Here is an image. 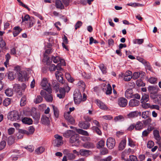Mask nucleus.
<instances>
[{"instance_id": "obj_1", "label": "nucleus", "mask_w": 161, "mask_h": 161, "mask_svg": "<svg viewBox=\"0 0 161 161\" xmlns=\"http://www.w3.org/2000/svg\"><path fill=\"white\" fill-rule=\"evenodd\" d=\"M54 137L55 138L53 141V143L54 146L59 147L63 144V137L62 136L58 134H56L54 136Z\"/></svg>"}, {"instance_id": "obj_2", "label": "nucleus", "mask_w": 161, "mask_h": 161, "mask_svg": "<svg viewBox=\"0 0 161 161\" xmlns=\"http://www.w3.org/2000/svg\"><path fill=\"white\" fill-rule=\"evenodd\" d=\"M8 119L14 121L19 119L20 117L17 111H13L8 113Z\"/></svg>"}, {"instance_id": "obj_3", "label": "nucleus", "mask_w": 161, "mask_h": 161, "mask_svg": "<svg viewBox=\"0 0 161 161\" xmlns=\"http://www.w3.org/2000/svg\"><path fill=\"white\" fill-rule=\"evenodd\" d=\"M41 86L43 87V89L46 90L49 93L52 92V89L50 87V84L48 83L47 79L44 78L41 83Z\"/></svg>"}, {"instance_id": "obj_4", "label": "nucleus", "mask_w": 161, "mask_h": 161, "mask_svg": "<svg viewBox=\"0 0 161 161\" xmlns=\"http://www.w3.org/2000/svg\"><path fill=\"white\" fill-rule=\"evenodd\" d=\"M79 135L75 132L70 137L69 142L71 144H74V145L77 146L79 144Z\"/></svg>"}, {"instance_id": "obj_5", "label": "nucleus", "mask_w": 161, "mask_h": 161, "mask_svg": "<svg viewBox=\"0 0 161 161\" xmlns=\"http://www.w3.org/2000/svg\"><path fill=\"white\" fill-rule=\"evenodd\" d=\"M74 99L76 104H79L82 100V95L79 91H75L74 94Z\"/></svg>"}, {"instance_id": "obj_6", "label": "nucleus", "mask_w": 161, "mask_h": 161, "mask_svg": "<svg viewBox=\"0 0 161 161\" xmlns=\"http://www.w3.org/2000/svg\"><path fill=\"white\" fill-rule=\"evenodd\" d=\"M47 94V93L44 91L42 90L41 91L40 94L41 95L44 97L46 100L49 102H52L53 100V97L52 95L51 94V93Z\"/></svg>"}, {"instance_id": "obj_7", "label": "nucleus", "mask_w": 161, "mask_h": 161, "mask_svg": "<svg viewBox=\"0 0 161 161\" xmlns=\"http://www.w3.org/2000/svg\"><path fill=\"white\" fill-rule=\"evenodd\" d=\"M115 142L114 139L112 137H109L107 139L106 145L109 149H113L115 147Z\"/></svg>"}, {"instance_id": "obj_8", "label": "nucleus", "mask_w": 161, "mask_h": 161, "mask_svg": "<svg viewBox=\"0 0 161 161\" xmlns=\"http://www.w3.org/2000/svg\"><path fill=\"white\" fill-rule=\"evenodd\" d=\"M68 88L69 90L70 88L68 87H65L64 85L63 88H60L59 90V93L57 94V96L59 98H63L65 96V90Z\"/></svg>"}, {"instance_id": "obj_9", "label": "nucleus", "mask_w": 161, "mask_h": 161, "mask_svg": "<svg viewBox=\"0 0 161 161\" xmlns=\"http://www.w3.org/2000/svg\"><path fill=\"white\" fill-rule=\"evenodd\" d=\"M18 80L20 81H23L28 80V77L26 72L21 71L18 74Z\"/></svg>"}, {"instance_id": "obj_10", "label": "nucleus", "mask_w": 161, "mask_h": 161, "mask_svg": "<svg viewBox=\"0 0 161 161\" xmlns=\"http://www.w3.org/2000/svg\"><path fill=\"white\" fill-rule=\"evenodd\" d=\"M64 117L68 122L71 124H73L75 122L74 118L69 114V112H67L64 114Z\"/></svg>"}, {"instance_id": "obj_11", "label": "nucleus", "mask_w": 161, "mask_h": 161, "mask_svg": "<svg viewBox=\"0 0 161 161\" xmlns=\"http://www.w3.org/2000/svg\"><path fill=\"white\" fill-rule=\"evenodd\" d=\"M118 104L121 107H125L127 105L128 103L127 100L124 97H121L118 100Z\"/></svg>"}, {"instance_id": "obj_12", "label": "nucleus", "mask_w": 161, "mask_h": 161, "mask_svg": "<svg viewBox=\"0 0 161 161\" xmlns=\"http://www.w3.org/2000/svg\"><path fill=\"white\" fill-rule=\"evenodd\" d=\"M79 127L83 129L87 130L90 127V123L85 121H80L78 124Z\"/></svg>"}, {"instance_id": "obj_13", "label": "nucleus", "mask_w": 161, "mask_h": 161, "mask_svg": "<svg viewBox=\"0 0 161 161\" xmlns=\"http://www.w3.org/2000/svg\"><path fill=\"white\" fill-rule=\"evenodd\" d=\"M35 128L32 126H31L28 128V131L24 130H21L20 132L22 133H25V134L27 135L33 134L35 131Z\"/></svg>"}, {"instance_id": "obj_14", "label": "nucleus", "mask_w": 161, "mask_h": 161, "mask_svg": "<svg viewBox=\"0 0 161 161\" xmlns=\"http://www.w3.org/2000/svg\"><path fill=\"white\" fill-rule=\"evenodd\" d=\"M139 104V101L135 99L130 100L129 103V105L131 107L138 106Z\"/></svg>"}, {"instance_id": "obj_15", "label": "nucleus", "mask_w": 161, "mask_h": 161, "mask_svg": "<svg viewBox=\"0 0 161 161\" xmlns=\"http://www.w3.org/2000/svg\"><path fill=\"white\" fill-rule=\"evenodd\" d=\"M84 147L87 149H92L94 148V144L91 142H87L84 143L83 145Z\"/></svg>"}, {"instance_id": "obj_16", "label": "nucleus", "mask_w": 161, "mask_h": 161, "mask_svg": "<svg viewBox=\"0 0 161 161\" xmlns=\"http://www.w3.org/2000/svg\"><path fill=\"white\" fill-rule=\"evenodd\" d=\"M97 104L99 107L100 108L105 110L108 109V107L105 105L103 103L101 102L99 100H96Z\"/></svg>"}, {"instance_id": "obj_17", "label": "nucleus", "mask_w": 161, "mask_h": 161, "mask_svg": "<svg viewBox=\"0 0 161 161\" xmlns=\"http://www.w3.org/2000/svg\"><path fill=\"white\" fill-rule=\"evenodd\" d=\"M22 29L19 26H16L14 28L13 34L14 37L17 36L21 31Z\"/></svg>"}, {"instance_id": "obj_18", "label": "nucleus", "mask_w": 161, "mask_h": 161, "mask_svg": "<svg viewBox=\"0 0 161 161\" xmlns=\"http://www.w3.org/2000/svg\"><path fill=\"white\" fill-rule=\"evenodd\" d=\"M55 5L56 7L60 9H64V6L60 0H56V1Z\"/></svg>"}, {"instance_id": "obj_19", "label": "nucleus", "mask_w": 161, "mask_h": 161, "mask_svg": "<svg viewBox=\"0 0 161 161\" xmlns=\"http://www.w3.org/2000/svg\"><path fill=\"white\" fill-rule=\"evenodd\" d=\"M75 133V132L73 130H68L64 133L63 136L66 138H68L72 136Z\"/></svg>"}, {"instance_id": "obj_20", "label": "nucleus", "mask_w": 161, "mask_h": 161, "mask_svg": "<svg viewBox=\"0 0 161 161\" xmlns=\"http://www.w3.org/2000/svg\"><path fill=\"white\" fill-rule=\"evenodd\" d=\"M90 151L84 149H81L79 151L80 154L82 156H87L89 155Z\"/></svg>"}, {"instance_id": "obj_21", "label": "nucleus", "mask_w": 161, "mask_h": 161, "mask_svg": "<svg viewBox=\"0 0 161 161\" xmlns=\"http://www.w3.org/2000/svg\"><path fill=\"white\" fill-rule=\"evenodd\" d=\"M145 73L142 71H140L139 72H134L132 76V78L134 79H136L138 78L139 77L140 75H144Z\"/></svg>"}, {"instance_id": "obj_22", "label": "nucleus", "mask_w": 161, "mask_h": 161, "mask_svg": "<svg viewBox=\"0 0 161 161\" xmlns=\"http://www.w3.org/2000/svg\"><path fill=\"white\" fill-rule=\"evenodd\" d=\"M41 121L42 124L48 125L50 123L49 118L46 116H43L42 117Z\"/></svg>"}, {"instance_id": "obj_23", "label": "nucleus", "mask_w": 161, "mask_h": 161, "mask_svg": "<svg viewBox=\"0 0 161 161\" xmlns=\"http://www.w3.org/2000/svg\"><path fill=\"white\" fill-rule=\"evenodd\" d=\"M126 142L125 139H124L121 141L119 146V150H122L125 148L126 145Z\"/></svg>"}, {"instance_id": "obj_24", "label": "nucleus", "mask_w": 161, "mask_h": 161, "mask_svg": "<svg viewBox=\"0 0 161 161\" xmlns=\"http://www.w3.org/2000/svg\"><path fill=\"white\" fill-rule=\"evenodd\" d=\"M77 85L79 87L80 90L84 91L86 87V85L83 81L82 80L79 81L78 82Z\"/></svg>"}, {"instance_id": "obj_25", "label": "nucleus", "mask_w": 161, "mask_h": 161, "mask_svg": "<svg viewBox=\"0 0 161 161\" xmlns=\"http://www.w3.org/2000/svg\"><path fill=\"white\" fill-rule=\"evenodd\" d=\"M149 99V97L148 95L145 94L142 95V98L141 100V103H146Z\"/></svg>"}, {"instance_id": "obj_26", "label": "nucleus", "mask_w": 161, "mask_h": 161, "mask_svg": "<svg viewBox=\"0 0 161 161\" xmlns=\"http://www.w3.org/2000/svg\"><path fill=\"white\" fill-rule=\"evenodd\" d=\"M135 125V129L136 130H142L143 127L142 123L141 121L137 122L136 124Z\"/></svg>"}, {"instance_id": "obj_27", "label": "nucleus", "mask_w": 161, "mask_h": 161, "mask_svg": "<svg viewBox=\"0 0 161 161\" xmlns=\"http://www.w3.org/2000/svg\"><path fill=\"white\" fill-rule=\"evenodd\" d=\"M99 127L93 126L91 128V129L94 132H96L99 135H102V132L100 129L98 128Z\"/></svg>"}, {"instance_id": "obj_28", "label": "nucleus", "mask_w": 161, "mask_h": 161, "mask_svg": "<svg viewBox=\"0 0 161 161\" xmlns=\"http://www.w3.org/2000/svg\"><path fill=\"white\" fill-rule=\"evenodd\" d=\"M56 79L58 81L61 83L62 84L64 85V86L66 87H68V85L67 83H65V80H63V77L61 75L60 76L58 77H57Z\"/></svg>"}, {"instance_id": "obj_29", "label": "nucleus", "mask_w": 161, "mask_h": 161, "mask_svg": "<svg viewBox=\"0 0 161 161\" xmlns=\"http://www.w3.org/2000/svg\"><path fill=\"white\" fill-rule=\"evenodd\" d=\"M22 122L25 124L29 125L31 124L32 123V120L31 119L29 118H24L22 119Z\"/></svg>"}, {"instance_id": "obj_30", "label": "nucleus", "mask_w": 161, "mask_h": 161, "mask_svg": "<svg viewBox=\"0 0 161 161\" xmlns=\"http://www.w3.org/2000/svg\"><path fill=\"white\" fill-rule=\"evenodd\" d=\"M52 106L53 108L54 114L56 118H58L59 116V111L57 108L53 105H52Z\"/></svg>"}, {"instance_id": "obj_31", "label": "nucleus", "mask_w": 161, "mask_h": 161, "mask_svg": "<svg viewBox=\"0 0 161 161\" xmlns=\"http://www.w3.org/2000/svg\"><path fill=\"white\" fill-rule=\"evenodd\" d=\"M128 6H131L133 7H143L144 6V4H140L138 3H130L127 4Z\"/></svg>"}, {"instance_id": "obj_32", "label": "nucleus", "mask_w": 161, "mask_h": 161, "mask_svg": "<svg viewBox=\"0 0 161 161\" xmlns=\"http://www.w3.org/2000/svg\"><path fill=\"white\" fill-rule=\"evenodd\" d=\"M148 90L150 93V94H155L158 92L157 90L155 87L152 86H149L148 88Z\"/></svg>"}, {"instance_id": "obj_33", "label": "nucleus", "mask_w": 161, "mask_h": 161, "mask_svg": "<svg viewBox=\"0 0 161 161\" xmlns=\"http://www.w3.org/2000/svg\"><path fill=\"white\" fill-rule=\"evenodd\" d=\"M43 100V98L40 95H38L34 100V102L36 104L41 103Z\"/></svg>"}, {"instance_id": "obj_34", "label": "nucleus", "mask_w": 161, "mask_h": 161, "mask_svg": "<svg viewBox=\"0 0 161 161\" xmlns=\"http://www.w3.org/2000/svg\"><path fill=\"white\" fill-rule=\"evenodd\" d=\"M45 150L44 148L42 147H40L37 148L35 152L37 154H40L42 153Z\"/></svg>"}, {"instance_id": "obj_35", "label": "nucleus", "mask_w": 161, "mask_h": 161, "mask_svg": "<svg viewBox=\"0 0 161 161\" xmlns=\"http://www.w3.org/2000/svg\"><path fill=\"white\" fill-rule=\"evenodd\" d=\"M138 113L136 111L131 112L127 114V116L129 118H133L137 117Z\"/></svg>"}, {"instance_id": "obj_36", "label": "nucleus", "mask_w": 161, "mask_h": 161, "mask_svg": "<svg viewBox=\"0 0 161 161\" xmlns=\"http://www.w3.org/2000/svg\"><path fill=\"white\" fill-rule=\"evenodd\" d=\"M154 136L155 139L157 141H159L160 139L159 132L158 130H155L153 131Z\"/></svg>"}, {"instance_id": "obj_37", "label": "nucleus", "mask_w": 161, "mask_h": 161, "mask_svg": "<svg viewBox=\"0 0 161 161\" xmlns=\"http://www.w3.org/2000/svg\"><path fill=\"white\" fill-rule=\"evenodd\" d=\"M11 58V56L10 54L8 53L6 54L5 56V58L6 59V61L4 63V64L5 66L7 67V65L9 63V61Z\"/></svg>"}, {"instance_id": "obj_38", "label": "nucleus", "mask_w": 161, "mask_h": 161, "mask_svg": "<svg viewBox=\"0 0 161 161\" xmlns=\"http://www.w3.org/2000/svg\"><path fill=\"white\" fill-rule=\"evenodd\" d=\"M77 132L79 134L86 136H89V133H88V132L84 130H82L81 129H79L77 130Z\"/></svg>"}, {"instance_id": "obj_39", "label": "nucleus", "mask_w": 161, "mask_h": 161, "mask_svg": "<svg viewBox=\"0 0 161 161\" xmlns=\"http://www.w3.org/2000/svg\"><path fill=\"white\" fill-rule=\"evenodd\" d=\"M132 94V90L130 89H128L127 90L125 91V93L126 97H132V95H131Z\"/></svg>"}, {"instance_id": "obj_40", "label": "nucleus", "mask_w": 161, "mask_h": 161, "mask_svg": "<svg viewBox=\"0 0 161 161\" xmlns=\"http://www.w3.org/2000/svg\"><path fill=\"white\" fill-rule=\"evenodd\" d=\"M14 142V139L12 136H9L8 139V143L9 145L12 144Z\"/></svg>"}, {"instance_id": "obj_41", "label": "nucleus", "mask_w": 161, "mask_h": 161, "mask_svg": "<svg viewBox=\"0 0 161 161\" xmlns=\"http://www.w3.org/2000/svg\"><path fill=\"white\" fill-rule=\"evenodd\" d=\"M124 116L121 115H119L116 116L114 117V120L115 122L118 121H122L124 120Z\"/></svg>"}, {"instance_id": "obj_42", "label": "nucleus", "mask_w": 161, "mask_h": 161, "mask_svg": "<svg viewBox=\"0 0 161 161\" xmlns=\"http://www.w3.org/2000/svg\"><path fill=\"white\" fill-rule=\"evenodd\" d=\"M112 88L110 84H109L107 85V90L106 92L107 95H109L112 93Z\"/></svg>"}, {"instance_id": "obj_43", "label": "nucleus", "mask_w": 161, "mask_h": 161, "mask_svg": "<svg viewBox=\"0 0 161 161\" xmlns=\"http://www.w3.org/2000/svg\"><path fill=\"white\" fill-rule=\"evenodd\" d=\"M5 93L8 96H11L13 94V92L11 89H6Z\"/></svg>"}, {"instance_id": "obj_44", "label": "nucleus", "mask_w": 161, "mask_h": 161, "mask_svg": "<svg viewBox=\"0 0 161 161\" xmlns=\"http://www.w3.org/2000/svg\"><path fill=\"white\" fill-rule=\"evenodd\" d=\"M105 144V142L103 140H101L99 141L97 143V148H101L104 147Z\"/></svg>"}, {"instance_id": "obj_45", "label": "nucleus", "mask_w": 161, "mask_h": 161, "mask_svg": "<svg viewBox=\"0 0 161 161\" xmlns=\"http://www.w3.org/2000/svg\"><path fill=\"white\" fill-rule=\"evenodd\" d=\"M10 103L11 99L8 98H7L3 101V103L4 106H7L10 104Z\"/></svg>"}, {"instance_id": "obj_46", "label": "nucleus", "mask_w": 161, "mask_h": 161, "mask_svg": "<svg viewBox=\"0 0 161 161\" xmlns=\"http://www.w3.org/2000/svg\"><path fill=\"white\" fill-rule=\"evenodd\" d=\"M51 60L54 63H56L59 62L60 60V58L58 56L56 57L52 56L51 58Z\"/></svg>"}, {"instance_id": "obj_47", "label": "nucleus", "mask_w": 161, "mask_h": 161, "mask_svg": "<svg viewBox=\"0 0 161 161\" xmlns=\"http://www.w3.org/2000/svg\"><path fill=\"white\" fill-rule=\"evenodd\" d=\"M152 130L151 128H148L147 130H144L142 133V136H146L150 133Z\"/></svg>"}, {"instance_id": "obj_48", "label": "nucleus", "mask_w": 161, "mask_h": 161, "mask_svg": "<svg viewBox=\"0 0 161 161\" xmlns=\"http://www.w3.org/2000/svg\"><path fill=\"white\" fill-rule=\"evenodd\" d=\"M128 145L131 147H134L135 146V142L130 138H128Z\"/></svg>"}, {"instance_id": "obj_49", "label": "nucleus", "mask_w": 161, "mask_h": 161, "mask_svg": "<svg viewBox=\"0 0 161 161\" xmlns=\"http://www.w3.org/2000/svg\"><path fill=\"white\" fill-rule=\"evenodd\" d=\"M65 76L66 78L70 82H72L74 81L73 79L71 78L70 75L69 73H66Z\"/></svg>"}, {"instance_id": "obj_50", "label": "nucleus", "mask_w": 161, "mask_h": 161, "mask_svg": "<svg viewBox=\"0 0 161 161\" xmlns=\"http://www.w3.org/2000/svg\"><path fill=\"white\" fill-rule=\"evenodd\" d=\"M67 157L68 159L70 160H73L75 159V156L72 153H69L67 154Z\"/></svg>"}, {"instance_id": "obj_51", "label": "nucleus", "mask_w": 161, "mask_h": 161, "mask_svg": "<svg viewBox=\"0 0 161 161\" xmlns=\"http://www.w3.org/2000/svg\"><path fill=\"white\" fill-rule=\"evenodd\" d=\"M26 96H24L23 97L20 101V105L21 106H24L26 104Z\"/></svg>"}, {"instance_id": "obj_52", "label": "nucleus", "mask_w": 161, "mask_h": 161, "mask_svg": "<svg viewBox=\"0 0 161 161\" xmlns=\"http://www.w3.org/2000/svg\"><path fill=\"white\" fill-rule=\"evenodd\" d=\"M149 112L148 111H146L142 112V117L144 119H146L148 117Z\"/></svg>"}, {"instance_id": "obj_53", "label": "nucleus", "mask_w": 161, "mask_h": 161, "mask_svg": "<svg viewBox=\"0 0 161 161\" xmlns=\"http://www.w3.org/2000/svg\"><path fill=\"white\" fill-rule=\"evenodd\" d=\"M144 40L143 39H136L134 40L133 42L134 44H141L143 42Z\"/></svg>"}, {"instance_id": "obj_54", "label": "nucleus", "mask_w": 161, "mask_h": 161, "mask_svg": "<svg viewBox=\"0 0 161 161\" xmlns=\"http://www.w3.org/2000/svg\"><path fill=\"white\" fill-rule=\"evenodd\" d=\"M8 78L11 80L14 79V76L13 72H9L8 75Z\"/></svg>"}, {"instance_id": "obj_55", "label": "nucleus", "mask_w": 161, "mask_h": 161, "mask_svg": "<svg viewBox=\"0 0 161 161\" xmlns=\"http://www.w3.org/2000/svg\"><path fill=\"white\" fill-rule=\"evenodd\" d=\"M136 84L137 86H145V84L141 79L137 80H136Z\"/></svg>"}, {"instance_id": "obj_56", "label": "nucleus", "mask_w": 161, "mask_h": 161, "mask_svg": "<svg viewBox=\"0 0 161 161\" xmlns=\"http://www.w3.org/2000/svg\"><path fill=\"white\" fill-rule=\"evenodd\" d=\"M25 149H27L30 152H32L34 150V147L32 145H29L25 147Z\"/></svg>"}, {"instance_id": "obj_57", "label": "nucleus", "mask_w": 161, "mask_h": 161, "mask_svg": "<svg viewBox=\"0 0 161 161\" xmlns=\"http://www.w3.org/2000/svg\"><path fill=\"white\" fill-rule=\"evenodd\" d=\"M99 67L103 74H105L106 73V68L103 64H100Z\"/></svg>"}, {"instance_id": "obj_58", "label": "nucleus", "mask_w": 161, "mask_h": 161, "mask_svg": "<svg viewBox=\"0 0 161 161\" xmlns=\"http://www.w3.org/2000/svg\"><path fill=\"white\" fill-rule=\"evenodd\" d=\"M21 86L19 84H15L14 86V90L17 91H19L21 89Z\"/></svg>"}, {"instance_id": "obj_59", "label": "nucleus", "mask_w": 161, "mask_h": 161, "mask_svg": "<svg viewBox=\"0 0 161 161\" xmlns=\"http://www.w3.org/2000/svg\"><path fill=\"white\" fill-rule=\"evenodd\" d=\"M128 154L125 151L123 152L121 155V158L122 160H126V156Z\"/></svg>"}, {"instance_id": "obj_60", "label": "nucleus", "mask_w": 161, "mask_h": 161, "mask_svg": "<svg viewBox=\"0 0 161 161\" xmlns=\"http://www.w3.org/2000/svg\"><path fill=\"white\" fill-rule=\"evenodd\" d=\"M151 121L152 119L151 118H148L147 119L143 120L142 122L145 125H146L150 124Z\"/></svg>"}, {"instance_id": "obj_61", "label": "nucleus", "mask_w": 161, "mask_h": 161, "mask_svg": "<svg viewBox=\"0 0 161 161\" xmlns=\"http://www.w3.org/2000/svg\"><path fill=\"white\" fill-rule=\"evenodd\" d=\"M5 45V43L3 40L2 37L0 36V47L3 48Z\"/></svg>"}, {"instance_id": "obj_62", "label": "nucleus", "mask_w": 161, "mask_h": 161, "mask_svg": "<svg viewBox=\"0 0 161 161\" xmlns=\"http://www.w3.org/2000/svg\"><path fill=\"white\" fill-rule=\"evenodd\" d=\"M82 22L80 21H78L76 23L75 26V29H77L78 28H80L82 25Z\"/></svg>"}, {"instance_id": "obj_63", "label": "nucleus", "mask_w": 161, "mask_h": 161, "mask_svg": "<svg viewBox=\"0 0 161 161\" xmlns=\"http://www.w3.org/2000/svg\"><path fill=\"white\" fill-rule=\"evenodd\" d=\"M147 147L149 148H152L154 145V142L152 141H149L147 142Z\"/></svg>"}, {"instance_id": "obj_64", "label": "nucleus", "mask_w": 161, "mask_h": 161, "mask_svg": "<svg viewBox=\"0 0 161 161\" xmlns=\"http://www.w3.org/2000/svg\"><path fill=\"white\" fill-rule=\"evenodd\" d=\"M30 18V16L28 14H26L25 15L24 17H23L22 16V22L28 21L29 20Z\"/></svg>"}]
</instances>
